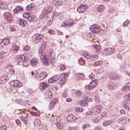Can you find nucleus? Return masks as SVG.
<instances>
[{"mask_svg":"<svg viewBox=\"0 0 130 130\" xmlns=\"http://www.w3.org/2000/svg\"><path fill=\"white\" fill-rule=\"evenodd\" d=\"M35 7V6L34 4H31L27 5L26 8V10H31L34 9Z\"/></svg>","mask_w":130,"mask_h":130,"instance_id":"c85d7f7f","label":"nucleus"},{"mask_svg":"<svg viewBox=\"0 0 130 130\" xmlns=\"http://www.w3.org/2000/svg\"><path fill=\"white\" fill-rule=\"evenodd\" d=\"M56 125L57 127L60 129H63L64 127L63 123L58 122L56 123Z\"/></svg>","mask_w":130,"mask_h":130,"instance_id":"cd10ccee","label":"nucleus"},{"mask_svg":"<svg viewBox=\"0 0 130 130\" xmlns=\"http://www.w3.org/2000/svg\"><path fill=\"white\" fill-rule=\"evenodd\" d=\"M119 122L122 124H125L126 123V118L125 117H122L119 119Z\"/></svg>","mask_w":130,"mask_h":130,"instance_id":"7c9ffc66","label":"nucleus"},{"mask_svg":"<svg viewBox=\"0 0 130 130\" xmlns=\"http://www.w3.org/2000/svg\"><path fill=\"white\" fill-rule=\"evenodd\" d=\"M122 90L123 91H127L130 90V82L128 83L126 85L122 87Z\"/></svg>","mask_w":130,"mask_h":130,"instance_id":"4be33fe9","label":"nucleus"},{"mask_svg":"<svg viewBox=\"0 0 130 130\" xmlns=\"http://www.w3.org/2000/svg\"><path fill=\"white\" fill-rule=\"evenodd\" d=\"M4 18L8 22H11L13 19L12 14L9 12H4L3 14Z\"/></svg>","mask_w":130,"mask_h":130,"instance_id":"20e7f679","label":"nucleus"},{"mask_svg":"<svg viewBox=\"0 0 130 130\" xmlns=\"http://www.w3.org/2000/svg\"><path fill=\"white\" fill-rule=\"evenodd\" d=\"M115 75L114 74V73H112V72H111V73H110V74L109 76V78L110 79L113 80L112 78V77L114 78Z\"/></svg>","mask_w":130,"mask_h":130,"instance_id":"603ef678","label":"nucleus"},{"mask_svg":"<svg viewBox=\"0 0 130 130\" xmlns=\"http://www.w3.org/2000/svg\"><path fill=\"white\" fill-rule=\"evenodd\" d=\"M97 83V82L96 80L93 79V80L91 82L88 86V89L89 90L93 89L96 86Z\"/></svg>","mask_w":130,"mask_h":130,"instance_id":"ddd939ff","label":"nucleus"},{"mask_svg":"<svg viewBox=\"0 0 130 130\" xmlns=\"http://www.w3.org/2000/svg\"><path fill=\"white\" fill-rule=\"evenodd\" d=\"M93 47L95 51L96 52L99 51L101 48V46L96 45H93Z\"/></svg>","mask_w":130,"mask_h":130,"instance_id":"473e14b6","label":"nucleus"},{"mask_svg":"<svg viewBox=\"0 0 130 130\" xmlns=\"http://www.w3.org/2000/svg\"><path fill=\"white\" fill-rule=\"evenodd\" d=\"M23 10V9L22 7L19 6H17L16 8L14 9L13 12L14 13L17 14L19 13L20 11Z\"/></svg>","mask_w":130,"mask_h":130,"instance_id":"f3484780","label":"nucleus"},{"mask_svg":"<svg viewBox=\"0 0 130 130\" xmlns=\"http://www.w3.org/2000/svg\"><path fill=\"white\" fill-rule=\"evenodd\" d=\"M75 93L76 94V96L78 98L81 95L82 93L80 91L76 90L75 91Z\"/></svg>","mask_w":130,"mask_h":130,"instance_id":"ea45409f","label":"nucleus"},{"mask_svg":"<svg viewBox=\"0 0 130 130\" xmlns=\"http://www.w3.org/2000/svg\"><path fill=\"white\" fill-rule=\"evenodd\" d=\"M20 119L26 125L27 124L28 120L27 118L24 117H21Z\"/></svg>","mask_w":130,"mask_h":130,"instance_id":"c9c22d12","label":"nucleus"},{"mask_svg":"<svg viewBox=\"0 0 130 130\" xmlns=\"http://www.w3.org/2000/svg\"><path fill=\"white\" fill-rule=\"evenodd\" d=\"M2 41L4 44L5 45H8L10 42V41L8 39H4Z\"/></svg>","mask_w":130,"mask_h":130,"instance_id":"58836bf2","label":"nucleus"},{"mask_svg":"<svg viewBox=\"0 0 130 130\" xmlns=\"http://www.w3.org/2000/svg\"><path fill=\"white\" fill-rule=\"evenodd\" d=\"M1 128L3 130H5L7 128V126L5 125H3L1 126Z\"/></svg>","mask_w":130,"mask_h":130,"instance_id":"0e129e2a","label":"nucleus"},{"mask_svg":"<svg viewBox=\"0 0 130 130\" xmlns=\"http://www.w3.org/2000/svg\"><path fill=\"white\" fill-rule=\"evenodd\" d=\"M30 114L34 116H36L37 115V112H34L32 111H31L30 112Z\"/></svg>","mask_w":130,"mask_h":130,"instance_id":"680f3d73","label":"nucleus"},{"mask_svg":"<svg viewBox=\"0 0 130 130\" xmlns=\"http://www.w3.org/2000/svg\"><path fill=\"white\" fill-rule=\"evenodd\" d=\"M49 60H50L48 58H46L42 60V61L43 64H45L48 65L49 64Z\"/></svg>","mask_w":130,"mask_h":130,"instance_id":"e433bc0d","label":"nucleus"},{"mask_svg":"<svg viewBox=\"0 0 130 130\" xmlns=\"http://www.w3.org/2000/svg\"><path fill=\"white\" fill-rule=\"evenodd\" d=\"M101 110V105L96 106L92 108L91 110V112L96 115L99 113Z\"/></svg>","mask_w":130,"mask_h":130,"instance_id":"6e6552de","label":"nucleus"},{"mask_svg":"<svg viewBox=\"0 0 130 130\" xmlns=\"http://www.w3.org/2000/svg\"><path fill=\"white\" fill-rule=\"evenodd\" d=\"M47 74L46 72L41 73L39 74V78L40 80H42L44 79L46 76Z\"/></svg>","mask_w":130,"mask_h":130,"instance_id":"5701e85b","label":"nucleus"},{"mask_svg":"<svg viewBox=\"0 0 130 130\" xmlns=\"http://www.w3.org/2000/svg\"><path fill=\"white\" fill-rule=\"evenodd\" d=\"M57 6H60L63 4V2L60 0H57Z\"/></svg>","mask_w":130,"mask_h":130,"instance_id":"3c124183","label":"nucleus"},{"mask_svg":"<svg viewBox=\"0 0 130 130\" xmlns=\"http://www.w3.org/2000/svg\"><path fill=\"white\" fill-rule=\"evenodd\" d=\"M89 124H86L83 125H82V128L83 129H84L86 128L89 127Z\"/></svg>","mask_w":130,"mask_h":130,"instance_id":"864d4df0","label":"nucleus"},{"mask_svg":"<svg viewBox=\"0 0 130 130\" xmlns=\"http://www.w3.org/2000/svg\"><path fill=\"white\" fill-rule=\"evenodd\" d=\"M34 124L36 125H39L40 124V121L39 119H36L35 120Z\"/></svg>","mask_w":130,"mask_h":130,"instance_id":"a18cd8bd","label":"nucleus"},{"mask_svg":"<svg viewBox=\"0 0 130 130\" xmlns=\"http://www.w3.org/2000/svg\"><path fill=\"white\" fill-rule=\"evenodd\" d=\"M82 100L78 101V103L82 106L85 107L86 106V103L88 101H89L88 98L87 96H84Z\"/></svg>","mask_w":130,"mask_h":130,"instance_id":"1a4fd4ad","label":"nucleus"},{"mask_svg":"<svg viewBox=\"0 0 130 130\" xmlns=\"http://www.w3.org/2000/svg\"><path fill=\"white\" fill-rule=\"evenodd\" d=\"M59 77L58 76H54L50 78L48 80V82L50 83H54L57 81Z\"/></svg>","mask_w":130,"mask_h":130,"instance_id":"2eb2a0df","label":"nucleus"},{"mask_svg":"<svg viewBox=\"0 0 130 130\" xmlns=\"http://www.w3.org/2000/svg\"><path fill=\"white\" fill-rule=\"evenodd\" d=\"M19 47L16 44L14 45L11 48V50L13 53H15L17 52L19 49Z\"/></svg>","mask_w":130,"mask_h":130,"instance_id":"a211bd4d","label":"nucleus"},{"mask_svg":"<svg viewBox=\"0 0 130 130\" xmlns=\"http://www.w3.org/2000/svg\"><path fill=\"white\" fill-rule=\"evenodd\" d=\"M27 20L29 22H31L32 21H35L36 20V17L34 15H29L26 17Z\"/></svg>","mask_w":130,"mask_h":130,"instance_id":"bb28decb","label":"nucleus"},{"mask_svg":"<svg viewBox=\"0 0 130 130\" xmlns=\"http://www.w3.org/2000/svg\"><path fill=\"white\" fill-rule=\"evenodd\" d=\"M87 5H82L79 6L77 8V11L80 13H83L85 12L88 8Z\"/></svg>","mask_w":130,"mask_h":130,"instance_id":"f8f14e48","label":"nucleus"},{"mask_svg":"<svg viewBox=\"0 0 130 130\" xmlns=\"http://www.w3.org/2000/svg\"><path fill=\"white\" fill-rule=\"evenodd\" d=\"M6 52H4V51H2L0 52V58H2L5 57V54Z\"/></svg>","mask_w":130,"mask_h":130,"instance_id":"de8ad7c7","label":"nucleus"},{"mask_svg":"<svg viewBox=\"0 0 130 130\" xmlns=\"http://www.w3.org/2000/svg\"><path fill=\"white\" fill-rule=\"evenodd\" d=\"M121 78V76L120 75L118 74L115 75L114 78L112 77V79L113 80H114L115 79L119 80Z\"/></svg>","mask_w":130,"mask_h":130,"instance_id":"c03bdc74","label":"nucleus"},{"mask_svg":"<svg viewBox=\"0 0 130 130\" xmlns=\"http://www.w3.org/2000/svg\"><path fill=\"white\" fill-rule=\"evenodd\" d=\"M44 38V36L42 34H37L32 37V40L35 43L40 42Z\"/></svg>","mask_w":130,"mask_h":130,"instance_id":"f03ea898","label":"nucleus"},{"mask_svg":"<svg viewBox=\"0 0 130 130\" xmlns=\"http://www.w3.org/2000/svg\"><path fill=\"white\" fill-rule=\"evenodd\" d=\"M38 62V60L37 59L33 58L31 61L30 64L31 66H36Z\"/></svg>","mask_w":130,"mask_h":130,"instance_id":"393cba45","label":"nucleus"},{"mask_svg":"<svg viewBox=\"0 0 130 130\" xmlns=\"http://www.w3.org/2000/svg\"><path fill=\"white\" fill-rule=\"evenodd\" d=\"M2 78L5 82L7 81L8 79V77L6 76L3 77Z\"/></svg>","mask_w":130,"mask_h":130,"instance_id":"052dcab7","label":"nucleus"},{"mask_svg":"<svg viewBox=\"0 0 130 130\" xmlns=\"http://www.w3.org/2000/svg\"><path fill=\"white\" fill-rule=\"evenodd\" d=\"M115 86V85L114 83H112L107 86V88L110 90L113 89L114 87Z\"/></svg>","mask_w":130,"mask_h":130,"instance_id":"4c0bfd02","label":"nucleus"},{"mask_svg":"<svg viewBox=\"0 0 130 130\" xmlns=\"http://www.w3.org/2000/svg\"><path fill=\"white\" fill-rule=\"evenodd\" d=\"M47 129L46 127L43 126V127L42 126L40 128L39 130H47Z\"/></svg>","mask_w":130,"mask_h":130,"instance_id":"e2e57ef3","label":"nucleus"},{"mask_svg":"<svg viewBox=\"0 0 130 130\" xmlns=\"http://www.w3.org/2000/svg\"><path fill=\"white\" fill-rule=\"evenodd\" d=\"M95 130H102V129L101 127L98 126L95 127Z\"/></svg>","mask_w":130,"mask_h":130,"instance_id":"338daca9","label":"nucleus"},{"mask_svg":"<svg viewBox=\"0 0 130 130\" xmlns=\"http://www.w3.org/2000/svg\"><path fill=\"white\" fill-rule=\"evenodd\" d=\"M115 49L112 47H108L102 50L101 54L104 55H109L112 54L114 51Z\"/></svg>","mask_w":130,"mask_h":130,"instance_id":"423d86ee","label":"nucleus"},{"mask_svg":"<svg viewBox=\"0 0 130 130\" xmlns=\"http://www.w3.org/2000/svg\"><path fill=\"white\" fill-rule=\"evenodd\" d=\"M83 55L84 57L87 59H90V60H91V58L92 56L90 55L88 53H84Z\"/></svg>","mask_w":130,"mask_h":130,"instance_id":"f704fd0d","label":"nucleus"},{"mask_svg":"<svg viewBox=\"0 0 130 130\" xmlns=\"http://www.w3.org/2000/svg\"><path fill=\"white\" fill-rule=\"evenodd\" d=\"M125 97L128 101L130 100V93L127 94L126 96H125Z\"/></svg>","mask_w":130,"mask_h":130,"instance_id":"bf43d9fd","label":"nucleus"},{"mask_svg":"<svg viewBox=\"0 0 130 130\" xmlns=\"http://www.w3.org/2000/svg\"><path fill=\"white\" fill-rule=\"evenodd\" d=\"M55 55L52 49L50 50L47 58L50 60H53L55 58Z\"/></svg>","mask_w":130,"mask_h":130,"instance_id":"9b49d317","label":"nucleus"},{"mask_svg":"<svg viewBox=\"0 0 130 130\" xmlns=\"http://www.w3.org/2000/svg\"><path fill=\"white\" fill-rule=\"evenodd\" d=\"M102 63V62L100 61H95L93 64V66L95 67L96 66H99L101 65Z\"/></svg>","mask_w":130,"mask_h":130,"instance_id":"72a5a7b5","label":"nucleus"},{"mask_svg":"<svg viewBox=\"0 0 130 130\" xmlns=\"http://www.w3.org/2000/svg\"><path fill=\"white\" fill-rule=\"evenodd\" d=\"M49 33L52 35H54L55 34V31L54 30H51L50 29L48 30Z\"/></svg>","mask_w":130,"mask_h":130,"instance_id":"13d9d810","label":"nucleus"},{"mask_svg":"<svg viewBox=\"0 0 130 130\" xmlns=\"http://www.w3.org/2000/svg\"><path fill=\"white\" fill-rule=\"evenodd\" d=\"M67 91L66 90H65L63 91L62 96L63 98H66L67 97Z\"/></svg>","mask_w":130,"mask_h":130,"instance_id":"8fccbe9b","label":"nucleus"},{"mask_svg":"<svg viewBox=\"0 0 130 130\" xmlns=\"http://www.w3.org/2000/svg\"><path fill=\"white\" fill-rule=\"evenodd\" d=\"M74 21L72 20H69L63 22L62 23L61 27H68L72 26L74 24Z\"/></svg>","mask_w":130,"mask_h":130,"instance_id":"0eeeda50","label":"nucleus"},{"mask_svg":"<svg viewBox=\"0 0 130 130\" xmlns=\"http://www.w3.org/2000/svg\"><path fill=\"white\" fill-rule=\"evenodd\" d=\"M57 0H53L52 1L53 4L54 5L57 6Z\"/></svg>","mask_w":130,"mask_h":130,"instance_id":"69168bd1","label":"nucleus"},{"mask_svg":"<svg viewBox=\"0 0 130 130\" xmlns=\"http://www.w3.org/2000/svg\"><path fill=\"white\" fill-rule=\"evenodd\" d=\"M30 47L28 45H26L25 46L23 47V50L24 51H28L29 50Z\"/></svg>","mask_w":130,"mask_h":130,"instance_id":"6e6d98bb","label":"nucleus"},{"mask_svg":"<svg viewBox=\"0 0 130 130\" xmlns=\"http://www.w3.org/2000/svg\"><path fill=\"white\" fill-rule=\"evenodd\" d=\"M130 21L129 20L127 19L126 21H125L123 24V26H125L127 25L130 23Z\"/></svg>","mask_w":130,"mask_h":130,"instance_id":"4d7b16f0","label":"nucleus"},{"mask_svg":"<svg viewBox=\"0 0 130 130\" xmlns=\"http://www.w3.org/2000/svg\"><path fill=\"white\" fill-rule=\"evenodd\" d=\"M90 30L93 33H98L101 30L100 27L97 25H94L90 27Z\"/></svg>","mask_w":130,"mask_h":130,"instance_id":"39448f33","label":"nucleus"},{"mask_svg":"<svg viewBox=\"0 0 130 130\" xmlns=\"http://www.w3.org/2000/svg\"><path fill=\"white\" fill-rule=\"evenodd\" d=\"M28 58V57L27 56H25L23 55H19L17 56L15 58V60L18 63L23 62L22 63L23 66L26 67L28 66V63L27 61Z\"/></svg>","mask_w":130,"mask_h":130,"instance_id":"f257e3e1","label":"nucleus"},{"mask_svg":"<svg viewBox=\"0 0 130 130\" xmlns=\"http://www.w3.org/2000/svg\"><path fill=\"white\" fill-rule=\"evenodd\" d=\"M39 53L40 55V56L41 61L42 60L46 58V54L43 51H40V50H39Z\"/></svg>","mask_w":130,"mask_h":130,"instance_id":"a878e982","label":"nucleus"},{"mask_svg":"<svg viewBox=\"0 0 130 130\" xmlns=\"http://www.w3.org/2000/svg\"><path fill=\"white\" fill-rule=\"evenodd\" d=\"M46 94L47 96V98H49L50 99L52 97V93L51 92H49V93H46Z\"/></svg>","mask_w":130,"mask_h":130,"instance_id":"5fc2aeb1","label":"nucleus"},{"mask_svg":"<svg viewBox=\"0 0 130 130\" xmlns=\"http://www.w3.org/2000/svg\"><path fill=\"white\" fill-rule=\"evenodd\" d=\"M58 101V100L57 98H55L51 100L49 104V107L52 108L54 107L56 103Z\"/></svg>","mask_w":130,"mask_h":130,"instance_id":"4468645a","label":"nucleus"},{"mask_svg":"<svg viewBox=\"0 0 130 130\" xmlns=\"http://www.w3.org/2000/svg\"><path fill=\"white\" fill-rule=\"evenodd\" d=\"M52 7L51 6H48L46 7L43 9L42 14V18H44L48 14L51 12L52 10Z\"/></svg>","mask_w":130,"mask_h":130,"instance_id":"7ed1b4c3","label":"nucleus"},{"mask_svg":"<svg viewBox=\"0 0 130 130\" xmlns=\"http://www.w3.org/2000/svg\"><path fill=\"white\" fill-rule=\"evenodd\" d=\"M104 6L103 5H100L98 7L97 10L99 12H102L104 10Z\"/></svg>","mask_w":130,"mask_h":130,"instance_id":"2f4dec72","label":"nucleus"},{"mask_svg":"<svg viewBox=\"0 0 130 130\" xmlns=\"http://www.w3.org/2000/svg\"><path fill=\"white\" fill-rule=\"evenodd\" d=\"M77 76L81 79H83L84 78L85 75L83 73H77Z\"/></svg>","mask_w":130,"mask_h":130,"instance_id":"79ce46f5","label":"nucleus"},{"mask_svg":"<svg viewBox=\"0 0 130 130\" xmlns=\"http://www.w3.org/2000/svg\"><path fill=\"white\" fill-rule=\"evenodd\" d=\"M78 62L79 63H80L81 62H83V64H82V65H84L85 64V60L84 59H83L82 58H81L78 60Z\"/></svg>","mask_w":130,"mask_h":130,"instance_id":"49530a36","label":"nucleus"},{"mask_svg":"<svg viewBox=\"0 0 130 130\" xmlns=\"http://www.w3.org/2000/svg\"><path fill=\"white\" fill-rule=\"evenodd\" d=\"M91 58L90 60L91 61H93L96 60L98 58V57L97 55H92Z\"/></svg>","mask_w":130,"mask_h":130,"instance_id":"a19ab883","label":"nucleus"},{"mask_svg":"<svg viewBox=\"0 0 130 130\" xmlns=\"http://www.w3.org/2000/svg\"><path fill=\"white\" fill-rule=\"evenodd\" d=\"M46 44L45 42L42 41L41 42V45L40 47V49H39V51L40 50V51H43L45 49Z\"/></svg>","mask_w":130,"mask_h":130,"instance_id":"c756f323","label":"nucleus"},{"mask_svg":"<svg viewBox=\"0 0 130 130\" xmlns=\"http://www.w3.org/2000/svg\"><path fill=\"white\" fill-rule=\"evenodd\" d=\"M60 70L61 71L64 70L66 68V66L65 64H60Z\"/></svg>","mask_w":130,"mask_h":130,"instance_id":"37998d69","label":"nucleus"},{"mask_svg":"<svg viewBox=\"0 0 130 130\" xmlns=\"http://www.w3.org/2000/svg\"><path fill=\"white\" fill-rule=\"evenodd\" d=\"M75 110L76 111L78 112H81L83 111V108H82L80 107L76 108Z\"/></svg>","mask_w":130,"mask_h":130,"instance_id":"09e8293b","label":"nucleus"},{"mask_svg":"<svg viewBox=\"0 0 130 130\" xmlns=\"http://www.w3.org/2000/svg\"><path fill=\"white\" fill-rule=\"evenodd\" d=\"M39 88L40 89H42V90L45 89L47 87V83L43 82L39 84Z\"/></svg>","mask_w":130,"mask_h":130,"instance_id":"6ab92c4d","label":"nucleus"},{"mask_svg":"<svg viewBox=\"0 0 130 130\" xmlns=\"http://www.w3.org/2000/svg\"><path fill=\"white\" fill-rule=\"evenodd\" d=\"M107 115V113H106V112L104 111L102 112L101 115L103 117H105Z\"/></svg>","mask_w":130,"mask_h":130,"instance_id":"774afa93","label":"nucleus"},{"mask_svg":"<svg viewBox=\"0 0 130 130\" xmlns=\"http://www.w3.org/2000/svg\"><path fill=\"white\" fill-rule=\"evenodd\" d=\"M11 85L13 87L19 88L22 86V84L20 81L17 80H13L11 82Z\"/></svg>","mask_w":130,"mask_h":130,"instance_id":"9d476101","label":"nucleus"},{"mask_svg":"<svg viewBox=\"0 0 130 130\" xmlns=\"http://www.w3.org/2000/svg\"><path fill=\"white\" fill-rule=\"evenodd\" d=\"M113 120H108L107 121H104L102 123V125L103 126H107L110 124L113 123Z\"/></svg>","mask_w":130,"mask_h":130,"instance_id":"b1692460","label":"nucleus"},{"mask_svg":"<svg viewBox=\"0 0 130 130\" xmlns=\"http://www.w3.org/2000/svg\"><path fill=\"white\" fill-rule=\"evenodd\" d=\"M27 22L24 19L20 20L18 22V24L21 26L24 27L27 24Z\"/></svg>","mask_w":130,"mask_h":130,"instance_id":"412c9836","label":"nucleus"},{"mask_svg":"<svg viewBox=\"0 0 130 130\" xmlns=\"http://www.w3.org/2000/svg\"><path fill=\"white\" fill-rule=\"evenodd\" d=\"M75 117L72 114L69 115L67 118V121L68 122H74Z\"/></svg>","mask_w":130,"mask_h":130,"instance_id":"dca6fc26","label":"nucleus"},{"mask_svg":"<svg viewBox=\"0 0 130 130\" xmlns=\"http://www.w3.org/2000/svg\"><path fill=\"white\" fill-rule=\"evenodd\" d=\"M128 101L126 99L124 100L122 102V105L124 107L125 109L126 110H129L130 108L128 107L127 105V104H128Z\"/></svg>","mask_w":130,"mask_h":130,"instance_id":"aec40b11","label":"nucleus"}]
</instances>
